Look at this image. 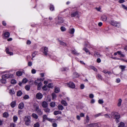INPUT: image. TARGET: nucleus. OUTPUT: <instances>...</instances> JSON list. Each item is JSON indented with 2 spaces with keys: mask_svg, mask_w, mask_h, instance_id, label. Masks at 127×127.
Listing matches in <instances>:
<instances>
[{
  "mask_svg": "<svg viewBox=\"0 0 127 127\" xmlns=\"http://www.w3.org/2000/svg\"><path fill=\"white\" fill-rule=\"evenodd\" d=\"M111 115L114 117V119H115L116 123H118L119 121V119L120 117V115L118 113L112 112L111 113Z\"/></svg>",
  "mask_w": 127,
  "mask_h": 127,
  "instance_id": "obj_1",
  "label": "nucleus"
},
{
  "mask_svg": "<svg viewBox=\"0 0 127 127\" xmlns=\"http://www.w3.org/2000/svg\"><path fill=\"white\" fill-rule=\"evenodd\" d=\"M8 78V74H5L2 75V79L0 80L1 83L3 84H5L6 82V80Z\"/></svg>",
  "mask_w": 127,
  "mask_h": 127,
  "instance_id": "obj_2",
  "label": "nucleus"
},
{
  "mask_svg": "<svg viewBox=\"0 0 127 127\" xmlns=\"http://www.w3.org/2000/svg\"><path fill=\"white\" fill-rule=\"evenodd\" d=\"M31 117L29 116H25L24 120L25 122V124L27 126L30 125L31 122Z\"/></svg>",
  "mask_w": 127,
  "mask_h": 127,
  "instance_id": "obj_3",
  "label": "nucleus"
},
{
  "mask_svg": "<svg viewBox=\"0 0 127 127\" xmlns=\"http://www.w3.org/2000/svg\"><path fill=\"white\" fill-rule=\"evenodd\" d=\"M35 110L38 115H41L42 114V112L41 111V110L39 109L38 105H36Z\"/></svg>",
  "mask_w": 127,
  "mask_h": 127,
  "instance_id": "obj_4",
  "label": "nucleus"
},
{
  "mask_svg": "<svg viewBox=\"0 0 127 127\" xmlns=\"http://www.w3.org/2000/svg\"><path fill=\"white\" fill-rule=\"evenodd\" d=\"M89 127H100L101 125L99 123H92L89 125Z\"/></svg>",
  "mask_w": 127,
  "mask_h": 127,
  "instance_id": "obj_5",
  "label": "nucleus"
},
{
  "mask_svg": "<svg viewBox=\"0 0 127 127\" xmlns=\"http://www.w3.org/2000/svg\"><path fill=\"white\" fill-rule=\"evenodd\" d=\"M110 24L112 25L116 26L117 27H119L120 26V24L119 23L114 21L112 20L110 22Z\"/></svg>",
  "mask_w": 127,
  "mask_h": 127,
  "instance_id": "obj_6",
  "label": "nucleus"
},
{
  "mask_svg": "<svg viewBox=\"0 0 127 127\" xmlns=\"http://www.w3.org/2000/svg\"><path fill=\"white\" fill-rule=\"evenodd\" d=\"M43 96L40 93H38L36 95V98L40 99L42 98Z\"/></svg>",
  "mask_w": 127,
  "mask_h": 127,
  "instance_id": "obj_7",
  "label": "nucleus"
},
{
  "mask_svg": "<svg viewBox=\"0 0 127 127\" xmlns=\"http://www.w3.org/2000/svg\"><path fill=\"white\" fill-rule=\"evenodd\" d=\"M2 35L3 38L4 39H7L8 38V32L4 31Z\"/></svg>",
  "mask_w": 127,
  "mask_h": 127,
  "instance_id": "obj_8",
  "label": "nucleus"
},
{
  "mask_svg": "<svg viewBox=\"0 0 127 127\" xmlns=\"http://www.w3.org/2000/svg\"><path fill=\"white\" fill-rule=\"evenodd\" d=\"M67 86L68 87L72 88H74L75 87L74 84L73 83L71 82L68 84Z\"/></svg>",
  "mask_w": 127,
  "mask_h": 127,
  "instance_id": "obj_9",
  "label": "nucleus"
},
{
  "mask_svg": "<svg viewBox=\"0 0 127 127\" xmlns=\"http://www.w3.org/2000/svg\"><path fill=\"white\" fill-rule=\"evenodd\" d=\"M41 105L43 108H46L47 107L48 104L46 101H43L42 102Z\"/></svg>",
  "mask_w": 127,
  "mask_h": 127,
  "instance_id": "obj_10",
  "label": "nucleus"
},
{
  "mask_svg": "<svg viewBox=\"0 0 127 127\" xmlns=\"http://www.w3.org/2000/svg\"><path fill=\"white\" fill-rule=\"evenodd\" d=\"M64 22L63 19L61 17H58V24H60L63 23Z\"/></svg>",
  "mask_w": 127,
  "mask_h": 127,
  "instance_id": "obj_11",
  "label": "nucleus"
},
{
  "mask_svg": "<svg viewBox=\"0 0 127 127\" xmlns=\"http://www.w3.org/2000/svg\"><path fill=\"white\" fill-rule=\"evenodd\" d=\"M24 104L23 103H21L18 105V108L20 109H22L24 108Z\"/></svg>",
  "mask_w": 127,
  "mask_h": 127,
  "instance_id": "obj_12",
  "label": "nucleus"
},
{
  "mask_svg": "<svg viewBox=\"0 0 127 127\" xmlns=\"http://www.w3.org/2000/svg\"><path fill=\"white\" fill-rule=\"evenodd\" d=\"M9 93L11 95L14 94L15 93V92L13 89H12L9 90Z\"/></svg>",
  "mask_w": 127,
  "mask_h": 127,
  "instance_id": "obj_13",
  "label": "nucleus"
},
{
  "mask_svg": "<svg viewBox=\"0 0 127 127\" xmlns=\"http://www.w3.org/2000/svg\"><path fill=\"white\" fill-rule=\"evenodd\" d=\"M42 85V84L41 82L39 83L37 85V89L38 90H40L41 88Z\"/></svg>",
  "mask_w": 127,
  "mask_h": 127,
  "instance_id": "obj_14",
  "label": "nucleus"
},
{
  "mask_svg": "<svg viewBox=\"0 0 127 127\" xmlns=\"http://www.w3.org/2000/svg\"><path fill=\"white\" fill-rule=\"evenodd\" d=\"M61 103L64 106H66L67 105V104L66 102L63 100L61 101Z\"/></svg>",
  "mask_w": 127,
  "mask_h": 127,
  "instance_id": "obj_15",
  "label": "nucleus"
},
{
  "mask_svg": "<svg viewBox=\"0 0 127 127\" xmlns=\"http://www.w3.org/2000/svg\"><path fill=\"white\" fill-rule=\"evenodd\" d=\"M78 13L77 11L72 13L71 14V16L72 17H74L78 15Z\"/></svg>",
  "mask_w": 127,
  "mask_h": 127,
  "instance_id": "obj_16",
  "label": "nucleus"
},
{
  "mask_svg": "<svg viewBox=\"0 0 127 127\" xmlns=\"http://www.w3.org/2000/svg\"><path fill=\"white\" fill-rule=\"evenodd\" d=\"M58 107L59 109L61 110H62L64 108L63 106L61 104L59 105Z\"/></svg>",
  "mask_w": 127,
  "mask_h": 127,
  "instance_id": "obj_17",
  "label": "nucleus"
},
{
  "mask_svg": "<svg viewBox=\"0 0 127 127\" xmlns=\"http://www.w3.org/2000/svg\"><path fill=\"white\" fill-rule=\"evenodd\" d=\"M94 55L95 57H100L101 56L99 53L96 52H95Z\"/></svg>",
  "mask_w": 127,
  "mask_h": 127,
  "instance_id": "obj_18",
  "label": "nucleus"
},
{
  "mask_svg": "<svg viewBox=\"0 0 127 127\" xmlns=\"http://www.w3.org/2000/svg\"><path fill=\"white\" fill-rule=\"evenodd\" d=\"M22 73L21 71H18L16 73V75L18 76H20L22 75Z\"/></svg>",
  "mask_w": 127,
  "mask_h": 127,
  "instance_id": "obj_19",
  "label": "nucleus"
},
{
  "mask_svg": "<svg viewBox=\"0 0 127 127\" xmlns=\"http://www.w3.org/2000/svg\"><path fill=\"white\" fill-rule=\"evenodd\" d=\"M107 19V17L105 15H103L101 17V19L103 21H106Z\"/></svg>",
  "mask_w": 127,
  "mask_h": 127,
  "instance_id": "obj_20",
  "label": "nucleus"
},
{
  "mask_svg": "<svg viewBox=\"0 0 127 127\" xmlns=\"http://www.w3.org/2000/svg\"><path fill=\"white\" fill-rule=\"evenodd\" d=\"M49 118L47 117V116L46 115H44L43 116V122L45 121V120H49Z\"/></svg>",
  "mask_w": 127,
  "mask_h": 127,
  "instance_id": "obj_21",
  "label": "nucleus"
},
{
  "mask_svg": "<svg viewBox=\"0 0 127 127\" xmlns=\"http://www.w3.org/2000/svg\"><path fill=\"white\" fill-rule=\"evenodd\" d=\"M48 51V48L46 47H45L44 49V51L43 52V53L45 55H47V52Z\"/></svg>",
  "mask_w": 127,
  "mask_h": 127,
  "instance_id": "obj_22",
  "label": "nucleus"
},
{
  "mask_svg": "<svg viewBox=\"0 0 127 127\" xmlns=\"http://www.w3.org/2000/svg\"><path fill=\"white\" fill-rule=\"evenodd\" d=\"M16 102L15 101H12L11 103V106L12 108L14 107L16 105Z\"/></svg>",
  "mask_w": 127,
  "mask_h": 127,
  "instance_id": "obj_23",
  "label": "nucleus"
},
{
  "mask_svg": "<svg viewBox=\"0 0 127 127\" xmlns=\"http://www.w3.org/2000/svg\"><path fill=\"white\" fill-rule=\"evenodd\" d=\"M125 124L123 122H121L119 124L118 127H124Z\"/></svg>",
  "mask_w": 127,
  "mask_h": 127,
  "instance_id": "obj_24",
  "label": "nucleus"
},
{
  "mask_svg": "<svg viewBox=\"0 0 127 127\" xmlns=\"http://www.w3.org/2000/svg\"><path fill=\"white\" fill-rule=\"evenodd\" d=\"M62 112L60 111H55L54 112V115H56L59 114H61Z\"/></svg>",
  "mask_w": 127,
  "mask_h": 127,
  "instance_id": "obj_25",
  "label": "nucleus"
},
{
  "mask_svg": "<svg viewBox=\"0 0 127 127\" xmlns=\"http://www.w3.org/2000/svg\"><path fill=\"white\" fill-rule=\"evenodd\" d=\"M50 105L51 107H54L55 105V103L54 102H52L50 103Z\"/></svg>",
  "mask_w": 127,
  "mask_h": 127,
  "instance_id": "obj_26",
  "label": "nucleus"
},
{
  "mask_svg": "<svg viewBox=\"0 0 127 127\" xmlns=\"http://www.w3.org/2000/svg\"><path fill=\"white\" fill-rule=\"evenodd\" d=\"M32 116L34 118L36 119H38V116L36 114L34 113L32 114Z\"/></svg>",
  "mask_w": 127,
  "mask_h": 127,
  "instance_id": "obj_27",
  "label": "nucleus"
},
{
  "mask_svg": "<svg viewBox=\"0 0 127 127\" xmlns=\"http://www.w3.org/2000/svg\"><path fill=\"white\" fill-rule=\"evenodd\" d=\"M16 81L15 79H12L11 81V83L12 84H16Z\"/></svg>",
  "mask_w": 127,
  "mask_h": 127,
  "instance_id": "obj_28",
  "label": "nucleus"
},
{
  "mask_svg": "<svg viewBox=\"0 0 127 127\" xmlns=\"http://www.w3.org/2000/svg\"><path fill=\"white\" fill-rule=\"evenodd\" d=\"M60 92L59 88L57 87H55V92L56 93H57Z\"/></svg>",
  "mask_w": 127,
  "mask_h": 127,
  "instance_id": "obj_29",
  "label": "nucleus"
},
{
  "mask_svg": "<svg viewBox=\"0 0 127 127\" xmlns=\"http://www.w3.org/2000/svg\"><path fill=\"white\" fill-rule=\"evenodd\" d=\"M122 102V100L121 99H119L118 100V106L119 107L120 106L121 103Z\"/></svg>",
  "mask_w": 127,
  "mask_h": 127,
  "instance_id": "obj_30",
  "label": "nucleus"
},
{
  "mask_svg": "<svg viewBox=\"0 0 127 127\" xmlns=\"http://www.w3.org/2000/svg\"><path fill=\"white\" fill-rule=\"evenodd\" d=\"M28 80L26 78H24L22 81V82L24 83H26Z\"/></svg>",
  "mask_w": 127,
  "mask_h": 127,
  "instance_id": "obj_31",
  "label": "nucleus"
},
{
  "mask_svg": "<svg viewBox=\"0 0 127 127\" xmlns=\"http://www.w3.org/2000/svg\"><path fill=\"white\" fill-rule=\"evenodd\" d=\"M22 94V92L21 91H19L17 92V95L18 96H21Z\"/></svg>",
  "mask_w": 127,
  "mask_h": 127,
  "instance_id": "obj_32",
  "label": "nucleus"
},
{
  "mask_svg": "<svg viewBox=\"0 0 127 127\" xmlns=\"http://www.w3.org/2000/svg\"><path fill=\"white\" fill-rule=\"evenodd\" d=\"M18 119V117L16 116H14L13 117V121L14 122H16Z\"/></svg>",
  "mask_w": 127,
  "mask_h": 127,
  "instance_id": "obj_33",
  "label": "nucleus"
},
{
  "mask_svg": "<svg viewBox=\"0 0 127 127\" xmlns=\"http://www.w3.org/2000/svg\"><path fill=\"white\" fill-rule=\"evenodd\" d=\"M39 127V123L38 122H37L34 124V127Z\"/></svg>",
  "mask_w": 127,
  "mask_h": 127,
  "instance_id": "obj_34",
  "label": "nucleus"
},
{
  "mask_svg": "<svg viewBox=\"0 0 127 127\" xmlns=\"http://www.w3.org/2000/svg\"><path fill=\"white\" fill-rule=\"evenodd\" d=\"M3 117H4L7 118L8 116V114L7 112H5L3 115Z\"/></svg>",
  "mask_w": 127,
  "mask_h": 127,
  "instance_id": "obj_35",
  "label": "nucleus"
},
{
  "mask_svg": "<svg viewBox=\"0 0 127 127\" xmlns=\"http://www.w3.org/2000/svg\"><path fill=\"white\" fill-rule=\"evenodd\" d=\"M25 88L27 90L29 91L30 90V86L29 85H26L25 86Z\"/></svg>",
  "mask_w": 127,
  "mask_h": 127,
  "instance_id": "obj_36",
  "label": "nucleus"
},
{
  "mask_svg": "<svg viewBox=\"0 0 127 127\" xmlns=\"http://www.w3.org/2000/svg\"><path fill=\"white\" fill-rule=\"evenodd\" d=\"M74 32V28H72L70 30V31L69 32V33L70 34H73Z\"/></svg>",
  "mask_w": 127,
  "mask_h": 127,
  "instance_id": "obj_37",
  "label": "nucleus"
},
{
  "mask_svg": "<svg viewBox=\"0 0 127 127\" xmlns=\"http://www.w3.org/2000/svg\"><path fill=\"white\" fill-rule=\"evenodd\" d=\"M44 110L45 112L48 113L50 112V109L48 108H46L44 109Z\"/></svg>",
  "mask_w": 127,
  "mask_h": 127,
  "instance_id": "obj_38",
  "label": "nucleus"
},
{
  "mask_svg": "<svg viewBox=\"0 0 127 127\" xmlns=\"http://www.w3.org/2000/svg\"><path fill=\"white\" fill-rule=\"evenodd\" d=\"M119 67L122 69V71H123L126 67V66L123 65H121Z\"/></svg>",
  "mask_w": 127,
  "mask_h": 127,
  "instance_id": "obj_39",
  "label": "nucleus"
},
{
  "mask_svg": "<svg viewBox=\"0 0 127 127\" xmlns=\"http://www.w3.org/2000/svg\"><path fill=\"white\" fill-rule=\"evenodd\" d=\"M72 53L73 54L76 55H77L79 54V53H77L74 50L72 51Z\"/></svg>",
  "mask_w": 127,
  "mask_h": 127,
  "instance_id": "obj_40",
  "label": "nucleus"
},
{
  "mask_svg": "<svg viewBox=\"0 0 127 127\" xmlns=\"http://www.w3.org/2000/svg\"><path fill=\"white\" fill-rule=\"evenodd\" d=\"M47 87L49 88H52L53 87V85L52 83H49L48 84Z\"/></svg>",
  "mask_w": 127,
  "mask_h": 127,
  "instance_id": "obj_41",
  "label": "nucleus"
},
{
  "mask_svg": "<svg viewBox=\"0 0 127 127\" xmlns=\"http://www.w3.org/2000/svg\"><path fill=\"white\" fill-rule=\"evenodd\" d=\"M47 85H45L42 87V89L46 91L47 90Z\"/></svg>",
  "mask_w": 127,
  "mask_h": 127,
  "instance_id": "obj_42",
  "label": "nucleus"
},
{
  "mask_svg": "<svg viewBox=\"0 0 127 127\" xmlns=\"http://www.w3.org/2000/svg\"><path fill=\"white\" fill-rule=\"evenodd\" d=\"M83 50L85 51L86 53L89 52V54H90V52L89 50L87 48H84L83 49Z\"/></svg>",
  "mask_w": 127,
  "mask_h": 127,
  "instance_id": "obj_43",
  "label": "nucleus"
},
{
  "mask_svg": "<svg viewBox=\"0 0 127 127\" xmlns=\"http://www.w3.org/2000/svg\"><path fill=\"white\" fill-rule=\"evenodd\" d=\"M29 97V96L28 95H26L24 96L23 98L25 99H28Z\"/></svg>",
  "mask_w": 127,
  "mask_h": 127,
  "instance_id": "obj_44",
  "label": "nucleus"
},
{
  "mask_svg": "<svg viewBox=\"0 0 127 127\" xmlns=\"http://www.w3.org/2000/svg\"><path fill=\"white\" fill-rule=\"evenodd\" d=\"M16 125L13 123H11L10 124V127H15Z\"/></svg>",
  "mask_w": 127,
  "mask_h": 127,
  "instance_id": "obj_45",
  "label": "nucleus"
},
{
  "mask_svg": "<svg viewBox=\"0 0 127 127\" xmlns=\"http://www.w3.org/2000/svg\"><path fill=\"white\" fill-rule=\"evenodd\" d=\"M61 29L62 31H64L66 30V29L64 27H62L61 28Z\"/></svg>",
  "mask_w": 127,
  "mask_h": 127,
  "instance_id": "obj_46",
  "label": "nucleus"
},
{
  "mask_svg": "<svg viewBox=\"0 0 127 127\" xmlns=\"http://www.w3.org/2000/svg\"><path fill=\"white\" fill-rule=\"evenodd\" d=\"M52 96L53 99L55 98L56 97V95L54 93H53L52 94Z\"/></svg>",
  "mask_w": 127,
  "mask_h": 127,
  "instance_id": "obj_47",
  "label": "nucleus"
},
{
  "mask_svg": "<svg viewBox=\"0 0 127 127\" xmlns=\"http://www.w3.org/2000/svg\"><path fill=\"white\" fill-rule=\"evenodd\" d=\"M74 75L75 77H78L79 76V75L77 73L75 72L74 73Z\"/></svg>",
  "mask_w": 127,
  "mask_h": 127,
  "instance_id": "obj_48",
  "label": "nucleus"
},
{
  "mask_svg": "<svg viewBox=\"0 0 127 127\" xmlns=\"http://www.w3.org/2000/svg\"><path fill=\"white\" fill-rule=\"evenodd\" d=\"M98 102L100 104H102L103 103V101L102 100L99 99L98 100Z\"/></svg>",
  "mask_w": 127,
  "mask_h": 127,
  "instance_id": "obj_49",
  "label": "nucleus"
},
{
  "mask_svg": "<svg viewBox=\"0 0 127 127\" xmlns=\"http://www.w3.org/2000/svg\"><path fill=\"white\" fill-rule=\"evenodd\" d=\"M104 117L106 118H110V117L109 115L107 114H106L104 115Z\"/></svg>",
  "mask_w": 127,
  "mask_h": 127,
  "instance_id": "obj_50",
  "label": "nucleus"
},
{
  "mask_svg": "<svg viewBox=\"0 0 127 127\" xmlns=\"http://www.w3.org/2000/svg\"><path fill=\"white\" fill-rule=\"evenodd\" d=\"M50 9L51 11H53L54 9V7L52 5H51L50 6Z\"/></svg>",
  "mask_w": 127,
  "mask_h": 127,
  "instance_id": "obj_51",
  "label": "nucleus"
},
{
  "mask_svg": "<svg viewBox=\"0 0 127 127\" xmlns=\"http://www.w3.org/2000/svg\"><path fill=\"white\" fill-rule=\"evenodd\" d=\"M86 122L87 123H88L89 122V117L88 116H87L86 117Z\"/></svg>",
  "mask_w": 127,
  "mask_h": 127,
  "instance_id": "obj_52",
  "label": "nucleus"
},
{
  "mask_svg": "<svg viewBox=\"0 0 127 127\" xmlns=\"http://www.w3.org/2000/svg\"><path fill=\"white\" fill-rule=\"evenodd\" d=\"M31 72H32V74H34V73H35L36 72V71L35 69H33L32 70Z\"/></svg>",
  "mask_w": 127,
  "mask_h": 127,
  "instance_id": "obj_53",
  "label": "nucleus"
},
{
  "mask_svg": "<svg viewBox=\"0 0 127 127\" xmlns=\"http://www.w3.org/2000/svg\"><path fill=\"white\" fill-rule=\"evenodd\" d=\"M89 97L91 98H93L94 97V95L92 94H91L89 95Z\"/></svg>",
  "mask_w": 127,
  "mask_h": 127,
  "instance_id": "obj_54",
  "label": "nucleus"
},
{
  "mask_svg": "<svg viewBox=\"0 0 127 127\" xmlns=\"http://www.w3.org/2000/svg\"><path fill=\"white\" fill-rule=\"evenodd\" d=\"M60 44L63 45H66V44L64 42H63L62 41H60Z\"/></svg>",
  "mask_w": 127,
  "mask_h": 127,
  "instance_id": "obj_55",
  "label": "nucleus"
},
{
  "mask_svg": "<svg viewBox=\"0 0 127 127\" xmlns=\"http://www.w3.org/2000/svg\"><path fill=\"white\" fill-rule=\"evenodd\" d=\"M14 78V75L13 74H10L8 75V78Z\"/></svg>",
  "mask_w": 127,
  "mask_h": 127,
  "instance_id": "obj_56",
  "label": "nucleus"
},
{
  "mask_svg": "<svg viewBox=\"0 0 127 127\" xmlns=\"http://www.w3.org/2000/svg\"><path fill=\"white\" fill-rule=\"evenodd\" d=\"M84 85L83 84H81L80 85V88L81 89H83L84 88Z\"/></svg>",
  "mask_w": 127,
  "mask_h": 127,
  "instance_id": "obj_57",
  "label": "nucleus"
},
{
  "mask_svg": "<svg viewBox=\"0 0 127 127\" xmlns=\"http://www.w3.org/2000/svg\"><path fill=\"white\" fill-rule=\"evenodd\" d=\"M36 54L37 52H34V53H33L32 55V56L33 58L35 57V55Z\"/></svg>",
  "mask_w": 127,
  "mask_h": 127,
  "instance_id": "obj_58",
  "label": "nucleus"
},
{
  "mask_svg": "<svg viewBox=\"0 0 127 127\" xmlns=\"http://www.w3.org/2000/svg\"><path fill=\"white\" fill-rule=\"evenodd\" d=\"M68 70V68H63L62 69L61 71H65Z\"/></svg>",
  "mask_w": 127,
  "mask_h": 127,
  "instance_id": "obj_59",
  "label": "nucleus"
},
{
  "mask_svg": "<svg viewBox=\"0 0 127 127\" xmlns=\"http://www.w3.org/2000/svg\"><path fill=\"white\" fill-rule=\"evenodd\" d=\"M52 126L53 127H57V125L56 123H54L52 124Z\"/></svg>",
  "mask_w": 127,
  "mask_h": 127,
  "instance_id": "obj_60",
  "label": "nucleus"
},
{
  "mask_svg": "<svg viewBox=\"0 0 127 127\" xmlns=\"http://www.w3.org/2000/svg\"><path fill=\"white\" fill-rule=\"evenodd\" d=\"M101 115V113H99L98 114H97L96 115H95V117H98L99 116H100V115Z\"/></svg>",
  "mask_w": 127,
  "mask_h": 127,
  "instance_id": "obj_61",
  "label": "nucleus"
},
{
  "mask_svg": "<svg viewBox=\"0 0 127 127\" xmlns=\"http://www.w3.org/2000/svg\"><path fill=\"white\" fill-rule=\"evenodd\" d=\"M96 61L97 63H99L100 62L101 60L100 58H98L97 59Z\"/></svg>",
  "mask_w": 127,
  "mask_h": 127,
  "instance_id": "obj_62",
  "label": "nucleus"
},
{
  "mask_svg": "<svg viewBox=\"0 0 127 127\" xmlns=\"http://www.w3.org/2000/svg\"><path fill=\"white\" fill-rule=\"evenodd\" d=\"M120 81V79L119 78H117L116 79V82L117 83H119Z\"/></svg>",
  "mask_w": 127,
  "mask_h": 127,
  "instance_id": "obj_63",
  "label": "nucleus"
},
{
  "mask_svg": "<svg viewBox=\"0 0 127 127\" xmlns=\"http://www.w3.org/2000/svg\"><path fill=\"white\" fill-rule=\"evenodd\" d=\"M28 65L29 66H31L32 65V62H29L28 63Z\"/></svg>",
  "mask_w": 127,
  "mask_h": 127,
  "instance_id": "obj_64",
  "label": "nucleus"
}]
</instances>
